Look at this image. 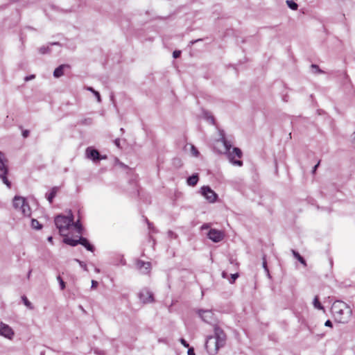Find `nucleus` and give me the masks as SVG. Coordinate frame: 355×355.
<instances>
[{"label":"nucleus","instance_id":"nucleus-23","mask_svg":"<svg viewBox=\"0 0 355 355\" xmlns=\"http://www.w3.org/2000/svg\"><path fill=\"white\" fill-rule=\"evenodd\" d=\"M22 301L24 304V305L29 309H33V306L32 305L31 302L27 299L26 296H23L21 297Z\"/></svg>","mask_w":355,"mask_h":355},{"label":"nucleus","instance_id":"nucleus-9","mask_svg":"<svg viewBox=\"0 0 355 355\" xmlns=\"http://www.w3.org/2000/svg\"><path fill=\"white\" fill-rule=\"evenodd\" d=\"M86 156L88 159L97 162L101 159H105L106 156H101L97 150L93 149L90 147L86 149Z\"/></svg>","mask_w":355,"mask_h":355},{"label":"nucleus","instance_id":"nucleus-53","mask_svg":"<svg viewBox=\"0 0 355 355\" xmlns=\"http://www.w3.org/2000/svg\"><path fill=\"white\" fill-rule=\"evenodd\" d=\"M148 226H149V228L150 227V223H148Z\"/></svg>","mask_w":355,"mask_h":355},{"label":"nucleus","instance_id":"nucleus-35","mask_svg":"<svg viewBox=\"0 0 355 355\" xmlns=\"http://www.w3.org/2000/svg\"><path fill=\"white\" fill-rule=\"evenodd\" d=\"M94 94L95 97L96 98L97 101L98 103L101 102V95H100L99 92L96 91Z\"/></svg>","mask_w":355,"mask_h":355},{"label":"nucleus","instance_id":"nucleus-28","mask_svg":"<svg viewBox=\"0 0 355 355\" xmlns=\"http://www.w3.org/2000/svg\"><path fill=\"white\" fill-rule=\"evenodd\" d=\"M39 51L41 54H45L50 51V49L49 46H42L39 49Z\"/></svg>","mask_w":355,"mask_h":355},{"label":"nucleus","instance_id":"nucleus-17","mask_svg":"<svg viewBox=\"0 0 355 355\" xmlns=\"http://www.w3.org/2000/svg\"><path fill=\"white\" fill-rule=\"evenodd\" d=\"M64 238L63 239V242L67 245H69L71 246H76L79 244L78 239H73L71 238H69L67 236H64Z\"/></svg>","mask_w":355,"mask_h":355},{"label":"nucleus","instance_id":"nucleus-29","mask_svg":"<svg viewBox=\"0 0 355 355\" xmlns=\"http://www.w3.org/2000/svg\"><path fill=\"white\" fill-rule=\"evenodd\" d=\"M262 265H263V268H264L265 271L267 272V274L269 275V270L267 267V262H266V255H263V263H262Z\"/></svg>","mask_w":355,"mask_h":355},{"label":"nucleus","instance_id":"nucleus-39","mask_svg":"<svg viewBox=\"0 0 355 355\" xmlns=\"http://www.w3.org/2000/svg\"><path fill=\"white\" fill-rule=\"evenodd\" d=\"M324 325H325L326 327H332V322H331V320H327L325 322Z\"/></svg>","mask_w":355,"mask_h":355},{"label":"nucleus","instance_id":"nucleus-18","mask_svg":"<svg viewBox=\"0 0 355 355\" xmlns=\"http://www.w3.org/2000/svg\"><path fill=\"white\" fill-rule=\"evenodd\" d=\"M57 191H58V188L53 187V188H52L51 191L49 193L46 194V197L50 203H52L53 198L56 196Z\"/></svg>","mask_w":355,"mask_h":355},{"label":"nucleus","instance_id":"nucleus-52","mask_svg":"<svg viewBox=\"0 0 355 355\" xmlns=\"http://www.w3.org/2000/svg\"><path fill=\"white\" fill-rule=\"evenodd\" d=\"M95 270H96V272H99V271H100V270H99V269H98V268H96V269H95Z\"/></svg>","mask_w":355,"mask_h":355},{"label":"nucleus","instance_id":"nucleus-8","mask_svg":"<svg viewBox=\"0 0 355 355\" xmlns=\"http://www.w3.org/2000/svg\"><path fill=\"white\" fill-rule=\"evenodd\" d=\"M139 297L143 303H150L154 301L153 294L148 289H143L139 294Z\"/></svg>","mask_w":355,"mask_h":355},{"label":"nucleus","instance_id":"nucleus-42","mask_svg":"<svg viewBox=\"0 0 355 355\" xmlns=\"http://www.w3.org/2000/svg\"><path fill=\"white\" fill-rule=\"evenodd\" d=\"M114 142V144L117 147H120V139H116Z\"/></svg>","mask_w":355,"mask_h":355},{"label":"nucleus","instance_id":"nucleus-31","mask_svg":"<svg viewBox=\"0 0 355 355\" xmlns=\"http://www.w3.org/2000/svg\"><path fill=\"white\" fill-rule=\"evenodd\" d=\"M311 68L315 70V73H322V71L316 64H311Z\"/></svg>","mask_w":355,"mask_h":355},{"label":"nucleus","instance_id":"nucleus-16","mask_svg":"<svg viewBox=\"0 0 355 355\" xmlns=\"http://www.w3.org/2000/svg\"><path fill=\"white\" fill-rule=\"evenodd\" d=\"M198 180L199 178L198 174H193L187 178V182L188 185L194 187L197 184Z\"/></svg>","mask_w":355,"mask_h":355},{"label":"nucleus","instance_id":"nucleus-7","mask_svg":"<svg viewBox=\"0 0 355 355\" xmlns=\"http://www.w3.org/2000/svg\"><path fill=\"white\" fill-rule=\"evenodd\" d=\"M207 236L213 242L218 243L224 239L225 235L223 232L220 230L211 229L207 234Z\"/></svg>","mask_w":355,"mask_h":355},{"label":"nucleus","instance_id":"nucleus-44","mask_svg":"<svg viewBox=\"0 0 355 355\" xmlns=\"http://www.w3.org/2000/svg\"><path fill=\"white\" fill-rule=\"evenodd\" d=\"M319 164H320V161H319V162H318V164H317L313 167V173H315V171H316L317 168L318 167Z\"/></svg>","mask_w":355,"mask_h":355},{"label":"nucleus","instance_id":"nucleus-22","mask_svg":"<svg viewBox=\"0 0 355 355\" xmlns=\"http://www.w3.org/2000/svg\"><path fill=\"white\" fill-rule=\"evenodd\" d=\"M31 227L35 230H41L42 225L39 223V221L36 219H32L31 220Z\"/></svg>","mask_w":355,"mask_h":355},{"label":"nucleus","instance_id":"nucleus-21","mask_svg":"<svg viewBox=\"0 0 355 355\" xmlns=\"http://www.w3.org/2000/svg\"><path fill=\"white\" fill-rule=\"evenodd\" d=\"M313 306L315 309H319V310H323L324 309V306L320 302L319 298H318V296H315L314 297L313 301Z\"/></svg>","mask_w":355,"mask_h":355},{"label":"nucleus","instance_id":"nucleus-14","mask_svg":"<svg viewBox=\"0 0 355 355\" xmlns=\"http://www.w3.org/2000/svg\"><path fill=\"white\" fill-rule=\"evenodd\" d=\"M79 244L84 246L87 250L90 252L94 251V247L89 242L85 237H80L78 239Z\"/></svg>","mask_w":355,"mask_h":355},{"label":"nucleus","instance_id":"nucleus-40","mask_svg":"<svg viewBox=\"0 0 355 355\" xmlns=\"http://www.w3.org/2000/svg\"><path fill=\"white\" fill-rule=\"evenodd\" d=\"M33 78H35V75H31L29 76H26L24 80H25V81H28V80H32Z\"/></svg>","mask_w":355,"mask_h":355},{"label":"nucleus","instance_id":"nucleus-38","mask_svg":"<svg viewBox=\"0 0 355 355\" xmlns=\"http://www.w3.org/2000/svg\"><path fill=\"white\" fill-rule=\"evenodd\" d=\"M188 355H195L194 349L193 348H189L187 352Z\"/></svg>","mask_w":355,"mask_h":355},{"label":"nucleus","instance_id":"nucleus-33","mask_svg":"<svg viewBox=\"0 0 355 355\" xmlns=\"http://www.w3.org/2000/svg\"><path fill=\"white\" fill-rule=\"evenodd\" d=\"M168 235L171 239H176L177 238V235L171 230H169L168 232Z\"/></svg>","mask_w":355,"mask_h":355},{"label":"nucleus","instance_id":"nucleus-46","mask_svg":"<svg viewBox=\"0 0 355 355\" xmlns=\"http://www.w3.org/2000/svg\"><path fill=\"white\" fill-rule=\"evenodd\" d=\"M208 228V225L207 224H204L202 226V229H207Z\"/></svg>","mask_w":355,"mask_h":355},{"label":"nucleus","instance_id":"nucleus-30","mask_svg":"<svg viewBox=\"0 0 355 355\" xmlns=\"http://www.w3.org/2000/svg\"><path fill=\"white\" fill-rule=\"evenodd\" d=\"M57 279L60 284V289L61 290H64L65 288V283L63 281V279L61 278L60 276H58L57 277Z\"/></svg>","mask_w":355,"mask_h":355},{"label":"nucleus","instance_id":"nucleus-48","mask_svg":"<svg viewBox=\"0 0 355 355\" xmlns=\"http://www.w3.org/2000/svg\"><path fill=\"white\" fill-rule=\"evenodd\" d=\"M222 276H223V277L225 278L226 277V272H223Z\"/></svg>","mask_w":355,"mask_h":355},{"label":"nucleus","instance_id":"nucleus-11","mask_svg":"<svg viewBox=\"0 0 355 355\" xmlns=\"http://www.w3.org/2000/svg\"><path fill=\"white\" fill-rule=\"evenodd\" d=\"M0 334L10 338L14 335V332L8 325L0 323Z\"/></svg>","mask_w":355,"mask_h":355},{"label":"nucleus","instance_id":"nucleus-41","mask_svg":"<svg viewBox=\"0 0 355 355\" xmlns=\"http://www.w3.org/2000/svg\"><path fill=\"white\" fill-rule=\"evenodd\" d=\"M98 286V282L95 280L92 281V288H96Z\"/></svg>","mask_w":355,"mask_h":355},{"label":"nucleus","instance_id":"nucleus-37","mask_svg":"<svg viewBox=\"0 0 355 355\" xmlns=\"http://www.w3.org/2000/svg\"><path fill=\"white\" fill-rule=\"evenodd\" d=\"M28 135H29V131L28 130H25L22 132V136L24 138H26L27 137H28Z\"/></svg>","mask_w":355,"mask_h":355},{"label":"nucleus","instance_id":"nucleus-1","mask_svg":"<svg viewBox=\"0 0 355 355\" xmlns=\"http://www.w3.org/2000/svg\"><path fill=\"white\" fill-rule=\"evenodd\" d=\"M331 310L335 320L340 323L347 322L352 315V310L349 306L340 300L333 303Z\"/></svg>","mask_w":355,"mask_h":355},{"label":"nucleus","instance_id":"nucleus-4","mask_svg":"<svg viewBox=\"0 0 355 355\" xmlns=\"http://www.w3.org/2000/svg\"><path fill=\"white\" fill-rule=\"evenodd\" d=\"M55 225L61 236H67L69 227L73 224V214L71 211L68 216L58 215L55 218Z\"/></svg>","mask_w":355,"mask_h":355},{"label":"nucleus","instance_id":"nucleus-13","mask_svg":"<svg viewBox=\"0 0 355 355\" xmlns=\"http://www.w3.org/2000/svg\"><path fill=\"white\" fill-rule=\"evenodd\" d=\"M69 65L68 64H61L58 67H57L54 71H53V76L55 78H60L62 76L64 75V70L65 69H69Z\"/></svg>","mask_w":355,"mask_h":355},{"label":"nucleus","instance_id":"nucleus-27","mask_svg":"<svg viewBox=\"0 0 355 355\" xmlns=\"http://www.w3.org/2000/svg\"><path fill=\"white\" fill-rule=\"evenodd\" d=\"M75 261H76L77 263H79L80 266L85 271H87V265L85 262L78 259H74Z\"/></svg>","mask_w":355,"mask_h":355},{"label":"nucleus","instance_id":"nucleus-6","mask_svg":"<svg viewBox=\"0 0 355 355\" xmlns=\"http://www.w3.org/2000/svg\"><path fill=\"white\" fill-rule=\"evenodd\" d=\"M200 193L209 202H215L218 195L209 187L203 186L201 187Z\"/></svg>","mask_w":355,"mask_h":355},{"label":"nucleus","instance_id":"nucleus-10","mask_svg":"<svg viewBox=\"0 0 355 355\" xmlns=\"http://www.w3.org/2000/svg\"><path fill=\"white\" fill-rule=\"evenodd\" d=\"M198 314L205 322L210 323L213 320L214 314L209 310H200Z\"/></svg>","mask_w":355,"mask_h":355},{"label":"nucleus","instance_id":"nucleus-49","mask_svg":"<svg viewBox=\"0 0 355 355\" xmlns=\"http://www.w3.org/2000/svg\"><path fill=\"white\" fill-rule=\"evenodd\" d=\"M210 120L211 121V123H214V117H213V116H211V117H210Z\"/></svg>","mask_w":355,"mask_h":355},{"label":"nucleus","instance_id":"nucleus-20","mask_svg":"<svg viewBox=\"0 0 355 355\" xmlns=\"http://www.w3.org/2000/svg\"><path fill=\"white\" fill-rule=\"evenodd\" d=\"M292 253L295 259H297L304 266H306V261L296 251L294 250H292Z\"/></svg>","mask_w":355,"mask_h":355},{"label":"nucleus","instance_id":"nucleus-25","mask_svg":"<svg viewBox=\"0 0 355 355\" xmlns=\"http://www.w3.org/2000/svg\"><path fill=\"white\" fill-rule=\"evenodd\" d=\"M190 149H191V155L193 156V157H198L199 155H200V153L199 151L198 150V149L193 146V145H191L190 146Z\"/></svg>","mask_w":355,"mask_h":355},{"label":"nucleus","instance_id":"nucleus-43","mask_svg":"<svg viewBox=\"0 0 355 355\" xmlns=\"http://www.w3.org/2000/svg\"><path fill=\"white\" fill-rule=\"evenodd\" d=\"M87 90L92 92L93 94H94L96 91L94 89V88L91 87H87L86 88Z\"/></svg>","mask_w":355,"mask_h":355},{"label":"nucleus","instance_id":"nucleus-34","mask_svg":"<svg viewBox=\"0 0 355 355\" xmlns=\"http://www.w3.org/2000/svg\"><path fill=\"white\" fill-rule=\"evenodd\" d=\"M180 54H181V51H175L173 53V56L174 58H178L180 57Z\"/></svg>","mask_w":355,"mask_h":355},{"label":"nucleus","instance_id":"nucleus-51","mask_svg":"<svg viewBox=\"0 0 355 355\" xmlns=\"http://www.w3.org/2000/svg\"><path fill=\"white\" fill-rule=\"evenodd\" d=\"M51 44H52V45H54V44L58 45V44H59V43H58V42H54V43H52Z\"/></svg>","mask_w":355,"mask_h":355},{"label":"nucleus","instance_id":"nucleus-50","mask_svg":"<svg viewBox=\"0 0 355 355\" xmlns=\"http://www.w3.org/2000/svg\"><path fill=\"white\" fill-rule=\"evenodd\" d=\"M199 40H198V41H199ZM196 42H198V40L191 41V44H194V43H196Z\"/></svg>","mask_w":355,"mask_h":355},{"label":"nucleus","instance_id":"nucleus-24","mask_svg":"<svg viewBox=\"0 0 355 355\" xmlns=\"http://www.w3.org/2000/svg\"><path fill=\"white\" fill-rule=\"evenodd\" d=\"M286 4L293 10H296L297 9V8H298L297 4L295 2L293 1L287 0L286 1Z\"/></svg>","mask_w":355,"mask_h":355},{"label":"nucleus","instance_id":"nucleus-47","mask_svg":"<svg viewBox=\"0 0 355 355\" xmlns=\"http://www.w3.org/2000/svg\"><path fill=\"white\" fill-rule=\"evenodd\" d=\"M31 272H32V270H30L28 271V275H27L28 279H29V278H30V276H31Z\"/></svg>","mask_w":355,"mask_h":355},{"label":"nucleus","instance_id":"nucleus-5","mask_svg":"<svg viewBox=\"0 0 355 355\" xmlns=\"http://www.w3.org/2000/svg\"><path fill=\"white\" fill-rule=\"evenodd\" d=\"M13 206L15 209H19L24 216L31 215V207L24 198L15 196L13 199Z\"/></svg>","mask_w":355,"mask_h":355},{"label":"nucleus","instance_id":"nucleus-36","mask_svg":"<svg viewBox=\"0 0 355 355\" xmlns=\"http://www.w3.org/2000/svg\"><path fill=\"white\" fill-rule=\"evenodd\" d=\"M180 343H182V345L183 346H184L185 347H189V343L183 338H181L180 339Z\"/></svg>","mask_w":355,"mask_h":355},{"label":"nucleus","instance_id":"nucleus-19","mask_svg":"<svg viewBox=\"0 0 355 355\" xmlns=\"http://www.w3.org/2000/svg\"><path fill=\"white\" fill-rule=\"evenodd\" d=\"M8 172L5 171L4 173H0V179L3 181V182L8 187H11V182L7 178V174Z\"/></svg>","mask_w":355,"mask_h":355},{"label":"nucleus","instance_id":"nucleus-45","mask_svg":"<svg viewBox=\"0 0 355 355\" xmlns=\"http://www.w3.org/2000/svg\"><path fill=\"white\" fill-rule=\"evenodd\" d=\"M47 240H48L49 242L53 243V237L51 236H49L47 238Z\"/></svg>","mask_w":355,"mask_h":355},{"label":"nucleus","instance_id":"nucleus-12","mask_svg":"<svg viewBox=\"0 0 355 355\" xmlns=\"http://www.w3.org/2000/svg\"><path fill=\"white\" fill-rule=\"evenodd\" d=\"M150 262H144L143 261H138L137 263V266L139 269L143 270L142 272L148 273L150 268Z\"/></svg>","mask_w":355,"mask_h":355},{"label":"nucleus","instance_id":"nucleus-26","mask_svg":"<svg viewBox=\"0 0 355 355\" xmlns=\"http://www.w3.org/2000/svg\"><path fill=\"white\" fill-rule=\"evenodd\" d=\"M71 225H73L74 227L77 230V231L79 232V233H81V230H82V225L80 223L79 220L76 221V222H73V224Z\"/></svg>","mask_w":355,"mask_h":355},{"label":"nucleus","instance_id":"nucleus-3","mask_svg":"<svg viewBox=\"0 0 355 355\" xmlns=\"http://www.w3.org/2000/svg\"><path fill=\"white\" fill-rule=\"evenodd\" d=\"M219 141L223 143L225 149V153L227 154L230 162L234 165L241 166L243 165V162L241 160H236L234 159L236 157L238 158H241L242 157L241 150L239 148L234 147L233 148L232 151L230 152L232 145L230 142L225 139L223 134H221V137Z\"/></svg>","mask_w":355,"mask_h":355},{"label":"nucleus","instance_id":"nucleus-32","mask_svg":"<svg viewBox=\"0 0 355 355\" xmlns=\"http://www.w3.org/2000/svg\"><path fill=\"white\" fill-rule=\"evenodd\" d=\"M239 277V274L238 273H235V274H232V276H231V280H230V283L232 284L235 282V280Z\"/></svg>","mask_w":355,"mask_h":355},{"label":"nucleus","instance_id":"nucleus-15","mask_svg":"<svg viewBox=\"0 0 355 355\" xmlns=\"http://www.w3.org/2000/svg\"><path fill=\"white\" fill-rule=\"evenodd\" d=\"M6 161L4 154L0 151V171H1V173H4L5 171L8 172V168L5 164Z\"/></svg>","mask_w":355,"mask_h":355},{"label":"nucleus","instance_id":"nucleus-2","mask_svg":"<svg viewBox=\"0 0 355 355\" xmlns=\"http://www.w3.org/2000/svg\"><path fill=\"white\" fill-rule=\"evenodd\" d=\"M214 336H209L205 343L206 349L211 350V347H214V352L216 353L219 348L223 347L226 341V335L223 330L218 326L214 327Z\"/></svg>","mask_w":355,"mask_h":355}]
</instances>
